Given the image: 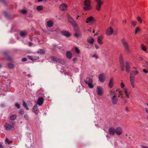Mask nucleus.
<instances>
[{"instance_id":"1","label":"nucleus","mask_w":148,"mask_h":148,"mask_svg":"<svg viewBox=\"0 0 148 148\" xmlns=\"http://www.w3.org/2000/svg\"><path fill=\"white\" fill-rule=\"evenodd\" d=\"M138 73V71L135 70L132 71L130 74V82L132 87L133 88H134V84L135 78L134 76L136 75Z\"/></svg>"},{"instance_id":"2","label":"nucleus","mask_w":148,"mask_h":148,"mask_svg":"<svg viewBox=\"0 0 148 148\" xmlns=\"http://www.w3.org/2000/svg\"><path fill=\"white\" fill-rule=\"evenodd\" d=\"M73 27L75 33L74 35V36L75 37H77L78 39L80 38L82 36V34L79 30L78 25Z\"/></svg>"},{"instance_id":"3","label":"nucleus","mask_w":148,"mask_h":148,"mask_svg":"<svg viewBox=\"0 0 148 148\" xmlns=\"http://www.w3.org/2000/svg\"><path fill=\"white\" fill-rule=\"evenodd\" d=\"M85 7L83 8L84 10H90L91 8L90 7V3L89 0H85L84 3Z\"/></svg>"},{"instance_id":"4","label":"nucleus","mask_w":148,"mask_h":148,"mask_svg":"<svg viewBox=\"0 0 148 148\" xmlns=\"http://www.w3.org/2000/svg\"><path fill=\"white\" fill-rule=\"evenodd\" d=\"M121 42L125 49V51L127 52H129V45L128 43L124 39H123L121 40Z\"/></svg>"},{"instance_id":"5","label":"nucleus","mask_w":148,"mask_h":148,"mask_svg":"<svg viewBox=\"0 0 148 148\" xmlns=\"http://www.w3.org/2000/svg\"><path fill=\"white\" fill-rule=\"evenodd\" d=\"M85 83L88 85V87L90 88H92L94 87V85L92 84L93 81L90 77H88L85 80Z\"/></svg>"},{"instance_id":"6","label":"nucleus","mask_w":148,"mask_h":148,"mask_svg":"<svg viewBox=\"0 0 148 148\" xmlns=\"http://www.w3.org/2000/svg\"><path fill=\"white\" fill-rule=\"evenodd\" d=\"M119 62L120 67L121 70L123 71L124 70L125 67L123 62V58L122 54H121L119 56Z\"/></svg>"},{"instance_id":"7","label":"nucleus","mask_w":148,"mask_h":148,"mask_svg":"<svg viewBox=\"0 0 148 148\" xmlns=\"http://www.w3.org/2000/svg\"><path fill=\"white\" fill-rule=\"evenodd\" d=\"M122 95L120 91L119 92V95L117 97V96H114L113 97H112L111 98V101L112 104L114 105H116L117 104L118 102V97H120Z\"/></svg>"},{"instance_id":"8","label":"nucleus","mask_w":148,"mask_h":148,"mask_svg":"<svg viewBox=\"0 0 148 148\" xmlns=\"http://www.w3.org/2000/svg\"><path fill=\"white\" fill-rule=\"evenodd\" d=\"M103 92V87L101 86H99L97 87V93L98 95H101Z\"/></svg>"},{"instance_id":"9","label":"nucleus","mask_w":148,"mask_h":148,"mask_svg":"<svg viewBox=\"0 0 148 148\" xmlns=\"http://www.w3.org/2000/svg\"><path fill=\"white\" fill-rule=\"evenodd\" d=\"M68 20L69 22L72 25L73 27L77 25L75 21L69 16H68Z\"/></svg>"},{"instance_id":"10","label":"nucleus","mask_w":148,"mask_h":148,"mask_svg":"<svg viewBox=\"0 0 148 148\" xmlns=\"http://www.w3.org/2000/svg\"><path fill=\"white\" fill-rule=\"evenodd\" d=\"M96 1L97 3L96 6V9L97 11H99L101 5L103 4V2L101 1L100 0H95Z\"/></svg>"},{"instance_id":"11","label":"nucleus","mask_w":148,"mask_h":148,"mask_svg":"<svg viewBox=\"0 0 148 148\" xmlns=\"http://www.w3.org/2000/svg\"><path fill=\"white\" fill-rule=\"evenodd\" d=\"M51 59L53 62L57 63H62V60L60 58H57L54 56H51Z\"/></svg>"},{"instance_id":"12","label":"nucleus","mask_w":148,"mask_h":148,"mask_svg":"<svg viewBox=\"0 0 148 148\" xmlns=\"http://www.w3.org/2000/svg\"><path fill=\"white\" fill-rule=\"evenodd\" d=\"M5 129L7 130H12L14 129V127L12 125L7 123H5Z\"/></svg>"},{"instance_id":"13","label":"nucleus","mask_w":148,"mask_h":148,"mask_svg":"<svg viewBox=\"0 0 148 148\" xmlns=\"http://www.w3.org/2000/svg\"><path fill=\"white\" fill-rule=\"evenodd\" d=\"M67 5L66 4L62 3L60 5V10L62 11H65L67 9Z\"/></svg>"},{"instance_id":"14","label":"nucleus","mask_w":148,"mask_h":148,"mask_svg":"<svg viewBox=\"0 0 148 148\" xmlns=\"http://www.w3.org/2000/svg\"><path fill=\"white\" fill-rule=\"evenodd\" d=\"M122 132V129L120 127H117L115 129V133L118 135H121Z\"/></svg>"},{"instance_id":"15","label":"nucleus","mask_w":148,"mask_h":148,"mask_svg":"<svg viewBox=\"0 0 148 148\" xmlns=\"http://www.w3.org/2000/svg\"><path fill=\"white\" fill-rule=\"evenodd\" d=\"M113 33V29L111 27L108 28L106 32V34L108 35H110Z\"/></svg>"},{"instance_id":"16","label":"nucleus","mask_w":148,"mask_h":148,"mask_svg":"<svg viewBox=\"0 0 148 148\" xmlns=\"http://www.w3.org/2000/svg\"><path fill=\"white\" fill-rule=\"evenodd\" d=\"M33 111L36 114H38L39 112L38 109L37 108V105L35 104L33 108Z\"/></svg>"},{"instance_id":"17","label":"nucleus","mask_w":148,"mask_h":148,"mask_svg":"<svg viewBox=\"0 0 148 148\" xmlns=\"http://www.w3.org/2000/svg\"><path fill=\"white\" fill-rule=\"evenodd\" d=\"M125 71L128 73L130 72V67L128 62H125Z\"/></svg>"},{"instance_id":"18","label":"nucleus","mask_w":148,"mask_h":148,"mask_svg":"<svg viewBox=\"0 0 148 148\" xmlns=\"http://www.w3.org/2000/svg\"><path fill=\"white\" fill-rule=\"evenodd\" d=\"M43 102V99L42 98L40 97L37 101V104L40 106H41Z\"/></svg>"},{"instance_id":"19","label":"nucleus","mask_w":148,"mask_h":148,"mask_svg":"<svg viewBox=\"0 0 148 148\" xmlns=\"http://www.w3.org/2000/svg\"><path fill=\"white\" fill-rule=\"evenodd\" d=\"M109 132L110 135H114L115 133V129L113 127H110L109 129Z\"/></svg>"},{"instance_id":"20","label":"nucleus","mask_w":148,"mask_h":148,"mask_svg":"<svg viewBox=\"0 0 148 148\" xmlns=\"http://www.w3.org/2000/svg\"><path fill=\"white\" fill-rule=\"evenodd\" d=\"M99 81L102 82H104L105 80V76L103 74H100L99 76Z\"/></svg>"},{"instance_id":"21","label":"nucleus","mask_w":148,"mask_h":148,"mask_svg":"<svg viewBox=\"0 0 148 148\" xmlns=\"http://www.w3.org/2000/svg\"><path fill=\"white\" fill-rule=\"evenodd\" d=\"M110 96L111 98L114 96H116V93L115 90H110L109 92Z\"/></svg>"},{"instance_id":"22","label":"nucleus","mask_w":148,"mask_h":148,"mask_svg":"<svg viewBox=\"0 0 148 148\" xmlns=\"http://www.w3.org/2000/svg\"><path fill=\"white\" fill-rule=\"evenodd\" d=\"M87 41L89 43L92 44L93 43L94 40L92 37L90 36L87 38Z\"/></svg>"},{"instance_id":"23","label":"nucleus","mask_w":148,"mask_h":148,"mask_svg":"<svg viewBox=\"0 0 148 148\" xmlns=\"http://www.w3.org/2000/svg\"><path fill=\"white\" fill-rule=\"evenodd\" d=\"M61 34L66 37H69L70 36V34L67 31H63L61 32Z\"/></svg>"},{"instance_id":"24","label":"nucleus","mask_w":148,"mask_h":148,"mask_svg":"<svg viewBox=\"0 0 148 148\" xmlns=\"http://www.w3.org/2000/svg\"><path fill=\"white\" fill-rule=\"evenodd\" d=\"M123 91L126 97L127 98H129V93L130 92H128L126 88L123 89Z\"/></svg>"},{"instance_id":"25","label":"nucleus","mask_w":148,"mask_h":148,"mask_svg":"<svg viewBox=\"0 0 148 148\" xmlns=\"http://www.w3.org/2000/svg\"><path fill=\"white\" fill-rule=\"evenodd\" d=\"M66 56L68 59H71L72 57V54L69 51H67L66 53Z\"/></svg>"},{"instance_id":"26","label":"nucleus","mask_w":148,"mask_h":148,"mask_svg":"<svg viewBox=\"0 0 148 148\" xmlns=\"http://www.w3.org/2000/svg\"><path fill=\"white\" fill-rule=\"evenodd\" d=\"M103 37L101 36H99L97 37V42L100 45L102 44V40Z\"/></svg>"},{"instance_id":"27","label":"nucleus","mask_w":148,"mask_h":148,"mask_svg":"<svg viewBox=\"0 0 148 148\" xmlns=\"http://www.w3.org/2000/svg\"><path fill=\"white\" fill-rule=\"evenodd\" d=\"M3 54L5 56L7 59L9 61H11L12 60V58L9 56L8 55V53L7 52H4L3 53Z\"/></svg>"},{"instance_id":"28","label":"nucleus","mask_w":148,"mask_h":148,"mask_svg":"<svg viewBox=\"0 0 148 148\" xmlns=\"http://www.w3.org/2000/svg\"><path fill=\"white\" fill-rule=\"evenodd\" d=\"M28 57L30 60H38L39 58V57L37 56H28Z\"/></svg>"},{"instance_id":"29","label":"nucleus","mask_w":148,"mask_h":148,"mask_svg":"<svg viewBox=\"0 0 148 148\" xmlns=\"http://www.w3.org/2000/svg\"><path fill=\"white\" fill-rule=\"evenodd\" d=\"M47 24L48 27H51L53 25V23L52 21H49L47 22Z\"/></svg>"},{"instance_id":"30","label":"nucleus","mask_w":148,"mask_h":148,"mask_svg":"<svg viewBox=\"0 0 148 148\" xmlns=\"http://www.w3.org/2000/svg\"><path fill=\"white\" fill-rule=\"evenodd\" d=\"M141 49L143 51L145 52L147 50V48L143 44H142L141 45Z\"/></svg>"},{"instance_id":"31","label":"nucleus","mask_w":148,"mask_h":148,"mask_svg":"<svg viewBox=\"0 0 148 148\" xmlns=\"http://www.w3.org/2000/svg\"><path fill=\"white\" fill-rule=\"evenodd\" d=\"M17 116L15 114H12L10 116V119L11 121H14L16 119Z\"/></svg>"},{"instance_id":"32","label":"nucleus","mask_w":148,"mask_h":148,"mask_svg":"<svg viewBox=\"0 0 148 148\" xmlns=\"http://www.w3.org/2000/svg\"><path fill=\"white\" fill-rule=\"evenodd\" d=\"M37 53L43 55L45 53V51L42 49H39L37 51Z\"/></svg>"},{"instance_id":"33","label":"nucleus","mask_w":148,"mask_h":148,"mask_svg":"<svg viewBox=\"0 0 148 148\" xmlns=\"http://www.w3.org/2000/svg\"><path fill=\"white\" fill-rule=\"evenodd\" d=\"M113 79L111 78L109 81V87L110 88H112L113 87Z\"/></svg>"},{"instance_id":"34","label":"nucleus","mask_w":148,"mask_h":148,"mask_svg":"<svg viewBox=\"0 0 148 148\" xmlns=\"http://www.w3.org/2000/svg\"><path fill=\"white\" fill-rule=\"evenodd\" d=\"M93 19L92 16H90L86 19V23H88L90 22H91L93 21Z\"/></svg>"},{"instance_id":"35","label":"nucleus","mask_w":148,"mask_h":148,"mask_svg":"<svg viewBox=\"0 0 148 148\" xmlns=\"http://www.w3.org/2000/svg\"><path fill=\"white\" fill-rule=\"evenodd\" d=\"M8 66L11 69H13L14 68V65L11 63H9L8 64Z\"/></svg>"},{"instance_id":"36","label":"nucleus","mask_w":148,"mask_h":148,"mask_svg":"<svg viewBox=\"0 0 148 148\" xmlns=\"http://www.w3.org/2000/svg\"><path fill=\"white\" fill-rule=\"evenodd\" d=\"M27 34V33L24 32H21L20 33V35L21 36L23 37H24Z\"/></svg>"},{"instance_id":"37","label":"nucleus","mask_w":148,"mask_h":148,"mask_svg":"<svg viewBox=\"0 0 148 148\" xmlns=\"http://www.w3.org/2000/svg\"><path fill=\"white\" fill-rule=\"evenodd\" d=\"M36 9L39 11H40L43 10V6H39L37 7Z\"/></svg>"},{"instance_id":"38","label":"nucleus","mask_w":148,"mask_h":148,"mask_svg":"<svg viewBox=\"0 0 148 148\" xmlns=\"http://www.w3.org/2000/svg\"><path fill=\"white\" fill-rule=\"evenodd\" d=\"M3 14L6 17L8 18L10 17V15L6 12H4Z\"/></svg>"},{"instance_id":"39","label":"nucleus","mask_w":148,"mask_h":148,"mask_svg":"<svg viewBox=\"0 0 148 148\" xmlns=\"http://www.w3.org/2000/svg\"><path fill=\"white\" fill-rule=\"evenodd\" d=\"M19 113L21 114V115L23 114L24 113V110L23 109H20L19 111Z\"/></svg>"},{"instance_id":"40","label":"nucleus","mask_w":148,"mask_h":148,"mask_svg":"<svg viewBox=\"0 0 148 148\" xmlns=\"http://www.w3.org/2000/svg\"><path fill=\"white\" fill-rule=\"evenodd\" d=\"M75 51L76 53L79 54L80 53V51L79 49L77 47H75Z\"/></svg>"},{"instance_id":"41","label":"nucleus","mask_w":148,"mask_h":148,"mask_svg":"<svg viewBox=\"0 0 148 148\" xmlns=\"http://www.w3.org/2000/svg\"><path fill=\"white\" fill-rule=\"evenodd\" d=\"M12 142L11 141H9V140L8 138H6L5 140V144H10V143H11Z\"/></svg>"},{"instance_id":"42","label":"nucleus","mask_w":148,"mask_h":148,"mask_svg":"<svg viewBox=\"0 0 148 148\" xmlns=\"http://www.w3.org/2000/svg\"><path fill=\"white\" fill-rule=\"evenodd\" d=\"M21 13L23 14H25L27 13V11L26 10H23L21 11Z\"/></svg>"},{"instance_id":"43","label":"nucleus","mask_w":148,"mask_h":148,"mask_svg":"<svg viewBox=\"0 0 148 148\" xmlns=\"http://www.w3.org/2000/svg\"><path fill=\"white\" fill-rule=\"evenodd\" d=\"M15 106L18 109L20 108V105L18 103H16L15 104Z\"/></svg>"},{"instance_id":"44","label":"nucleus","mask_w":148,"mask_h":148,"mask_svg":"<svg viewBox=\"0 0 148 148\" xmlns=\"http://www.w3.org/2000/svg\"><path fill=\"white\" fill-rule=\"evenodd\" d=\"M138 32H139V27H137L136 28L135 31V34H136Z\"/></svg>"},{"instance_id":"45","label":"nucleus","mask_w":148,"mask_h":148,"mask_svg":"<svg viewBox=\"0 0 148 148\" xmlns=\"http://www.w3.org/2000/svg\"><path fill=\"white\" fill-rule=\"evenodd\" d=\"M24 117L25 119L26 120H28L29 119V117L27 114H25Z\"/></svg>"},{"instance_id":"46","label":"nucleus","mask_w":148,"mask_h":148,"mask_svg":"<svg viewBox=\"0 0 148 148\" xmlns=\"http://www.w3.org/2000/svg\"><path fill=\"white\" fill-rule=\"evenodd\" d=\"M92 57L95 58L96 60L98 58V56L96 54H94L93 55Z\"/></svg>"},{"instance_id":"47","label":"nucleus","mask_w":148,"mask_h":148,"mask_svg":"<svg viewBox=\"0 0 148 148\" xmlns=\"http://www.w3.org/2000/svg\"><path fill=\"white\" fill-rule=\"evenodd\" d=\"M132 23L134 27H135V26L136 24V22L135 21H132Z\"/></svg>"},{"instance_id":"48","label":"nucleus","mask_w":148,"mask_h":148,"mask_svg":"<svg viewBox=\"0 0 148 148\" xmlns=\"http://www.w3.org/2000/svg\"><path fill=\"white\" fill-rule=\"evenodd\" d=\"M23 106L24 107L27 106L26 103L24 101L23 102Z\"/></svg>"},{"instance_id":"49","label":"nucleus","mask_w":148,"mask_h":148,"mask_svg":"<svg viewBox=\"0 0 148 148\" xmlns=\"http://www.w3.org/2000/svg\"><path fill=\"white\" fill-rule=\"evenodd\" d=\"M121 86L122 88H123L125 87V85L123 82H121Z\"/></svg>"},{"instance_id":"50","label":"nucleus","mask_w":148,"mask_h":148,"mask_svg":"<svg viewBox=\"0 0 148 148\" xmlns=\"http://www.w3.org/2000/svg\"><path fill=\"white\" fill-rule=\"evenodd\" d=\"M27 60V59L26 58H23L22 59V61L23 62H25Z\"/></svg>"},{"instance_id":"51","label":"nucleus","mask_w":148,"mask_h":148,"mask_svg":"<svg viewBox=\"0 0 148 148\" xmlns=\"http://www.w3.org/2000/svg\"><path fill=\"white\" fill-rule=\"evenodd\" d=\"M95 47L96 49H99V47L98 46L96 45V44H95Z\"/></svg>"},{"instance_id":"52","label":"nucleus","mask_w":148,"mask_h":148,"mask_svg":"<svg viewBox=\"0 0 148 148\" xmlns=\"http://www.w3.org/2000/svg\"><path fill=\"white\" fill-rule=\"evenodd\" d=\"M77 60V58H73V61L74 62V63H75V61H76Z\"/></svg>"},{"instance_id":"53","label":"nucleus","mask_w":148,"mask_h":148,"mask_svg":"<svg viewBox=\"0 0 148 148\" xmlns=\"http://www.w3.org/2000/svg\"><path fill=\"white\" fill-rule=\"evenodd\" d=\"M57 47V46L56 45H54L53 46V49L54 50H56Z\"/></svg>"},{"instance_id":"54","label":"nucleus","mask_w":148,"mask_h":148,"mask_svg":"<svg viewBox=\"0 0 148 148\" xmlns=\"http://www.w3.org/2000/svg\"><path fill=\"white\" fill-rule=\"evenodd\" d=\"M142 20L141 18L139 17V24L142 23Z\"/></svg>"},{"instance_id":"55","label":"nucleus","mask_w":148,"mask_h":148,"mask_svg":"<svg viewBox=\"0 0 148 148\" xmlns=\"http://www.w3.org/2000/svg\"><path fill=\"white\" fill-rule=\"evenodd\" d=\"M29 47H31L33 45V44L31 42H29Z\"/></svg>"},{"instance_id":"56","label":"nucleus","mask_w":148,"mask_h":148,"mask_svg":"<svg viewBox=\"0 0 148 148\" xmlns=\"http://www.w3.org/2000/svg\"><path fill=\"white\" fill-rule=\"evenodd\" d=\"M126 20H125L123 21V23L124 24H126Z\"/></svg>"},{"instance_id":"57","label":"nucleus","mask_w":148,"mask_h":148,"mask_svg":"<svg viewBox=\"0 0 148 148\" xmlns=\"http://www.w3.org/2000/svg\"><path fill=\"white\" fill-rule=\"evenodd\" d=\"M143 71L144 73H147V71L145 69H143Z\"/></svg>"},{"instance_id":"58","label":"nucleus","mask_w":148,"mask_h":148,"mask_svg":"<svg viewBox=\"0 0 148 148\" xmlns=\"http://www.w3.org/2000/svg\"><path fill=\"white\" fill-rule=\"evenodd\" d=\"M141 148H148V147L144 146H141Z\"/></svg>"},{"instance_id":"59","label":"nucleus","mask_w":148,"mask_h":148,"mask_svg":"<svg viewBox=\"0 0 148 148\" xmlns=\"http://www.w3.org/2000/svg\"><path fill=\"white\" fill-rule=\"evenodd\" d=\"M145 110L146 112L148 114V108H145Z\"/></svg>"},{"instance_id":"60","label":"nucleus","mask_w":148,"mask_h":148,"mask_svg":"<svg viewBox=\"0 0 148 148\" xmlns=\"http://www.w3.org/2000/svg\"><path fill=\"white\" fill-rule=\"evenodd\" d=\"M125 110L127 111H129V110L128 108L127 107H126L125 108Z\"/></svg>"},{"instance_id":"61","label":"nucleus","mask_w":148,"mask_h":148,"mask_svg":"<svg viewBox=\"0 0 148 148\" xmlns=\"http://www.w3.org/2000/svg\"><path fill=\"white\" fill-rule=\"evenodd\" d=\"M25 109L27 110H29V109L28 107V106H27L25 107Z\"/></svg>"},{"instance_id":"62","label":"nucleus","mask_w":148,"mask_h":148,"mask_svg":"<svg viewBox=\"0 0 148 148\" xmlns=\"http://www.w3.org/2000/svg\"><path fill=\"white\" fill-rule=\"evenodd\" d=\"M143 60V58H142L141 57H139V60Z\"/></svg>"},{"instance_id":"63","label":"nucleus","mask_w":148,"mask_h":148,"mask_svg":"<svg viewBox=\"0 0 148 148\" xmlns=\"http://www.w3.org/2000/svg\"><path fill=\"white\" fill-rule=\"evenodd\" d=\"M27 76L28 77H31V75L30 74L28 75Z\"/></svg>"},{"instance_id":"64","label":"nucleus","mask_w":148,"mask_h":148,"mask_svg":"<svg viewBox=\"0 0 148 148\" xmlns=\"http://www.w3.org/2000/svg\"><path fill=\"white\" fill-rule=\"evenodd\" d=\"M97 35H98V34H97V33H95V34L94 35H95V36H97Z\"/></svg>"}]
</instances>
